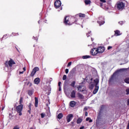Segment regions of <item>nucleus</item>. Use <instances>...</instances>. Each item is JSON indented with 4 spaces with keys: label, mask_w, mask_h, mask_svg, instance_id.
<instances>
[{
    "label": "nucleus",
    "mask_w": 129,
    "mask_h": 129,
    "mask_svg": "<svg viewBox=\"0 0 129 129\" xmlns=\"http://www.w3.org/2000/svg\"><path fill=\"white\" fill-rule=\"evenodd\" d=\"M15 64H16V62H15V61L11 59L9 61H6V62L5 63V65L6 67L5 68H8V70H9L8 69L11 67H13V66L15 65ZM8 70H7L6 71H8Z\"/></svg>",
    "instance_id": "f257e3e1"
},
{
    "label": "nucleus",
    "mask_w": 129,
    "mask_h": 129,
    "mask_svg": "<svg viewBox=\"0 0 129 129\" xmlns=\"http://www.w3.org/2000/svg\"><path fill=\"white\" fill-rule=\"evenodd\" d=\"M94 83L95 84V89L93 92V94H96L99 89V86H98V83H99V79H96L94 80Z\"/></svg>",
    "instance_id": "f03ea898"
},
{
    "label": "nucleus",
    "mask_w": 129,
    "mask_h": 129,
    "mask_svg": "<svg viewBox=\"0 0 129 129\" xmlns=\"http://www.w3.org/2000/svg\"><path fill=\"white\" fill-rule=\"evenodd\" d=\"M117 6L118 10H121V11H122V10L124 9V7H125V4L121 1H119L117 4Z\"/></svg>",
    "instance_id": "7ed1b4c3"
},
{
    "label": "nucleus",
    "mask_w": 129,
    "mask_h": 129,
    "mask_svg": "<svg viewBox=\"0 0 129 129\" xmlns=\"http://www.w3.org/2000/svg\"><path fill=\"white\" fill-rule=\"evenodd\" d=\"M23 108H24V106L23 104H20L16 107V111L19 113V115H22V111H23Z\"/></svg>",
    "instance_id": "20e7f679"
},
{
    "label": "nucleus",
    "mask_w": 129,
    "mask_h": 129,
    "mask_svg": "<svg viewBox=\"0 0 129 129\" xmlns=\"http://www.w3.org/2000/svg\"><path fill=\"white\" fill-rule=\"evenodd\" d=\"M90 53L92 55V56H96L97 54H99L98 50H97V48H94L91 49Z\"/></svg>",
    "instance_id": "39448f33"
},
{
    "label": "nucleus",
    "mask_w": 129,
    "mask_h": 129,
    "mask_svg": "<svg viewBox=\"0 0 129 129\" xmlns=\"http://www.w3.org/2000/svg\"><path fill=\"white\" fill-rule=\"evenodd\" d=\"M85 89H86V88L82 84H81L79 87H78V91L79 92H83V91H85Z\"/></svg>",
    "instance_id": "423d86ee"
},
{
    "label": "nucleus",
    "mask_w": 129,
    "mask_h": 129,
    "mask_svg": "<svg viewBox=\"0 0 129 129\" xmlns=\"http://www.w3.org/2000/svg\"><path fill=\"white\" fill-rule=\"evenodd\" d=\"M38 71H39V68H38V67L34 68L33 69V70H32V71L31 73V75H30L31 77H33V76H34L35 74H36V72H38Z\"/></svg>",
    "instance_id": "0eeeda50"
},
{
    "label": "nucleus",
    "mask_w": 129,
    "mask_h": 129,
    "mask_svg": "<svg viewBox=\"0 0 129 129\" xmlns=\"http://www.w3.org/2000/svg\"><path fill=\"white\" fill-rule=\"evenodd\" d=\"M61 5H62V4L61 3V1L60 0L56 1L54 3V7L56 8V9L60 8V7H61Z\"/></svg>",
    "instance_id": "6e6552de"
},
{
    "label": "nucleus",
    "mask_w": 129,
    "mask_h": 129,
    "mask_svg": "<svg viewBox=\"0 0 129 129\" xmlns=\"http://www.w3.org/2000/svg\"><path fill=\"white\" fill-rule=\"evenodd\" d=\"M97 50H98V53H99V54H101V53H103V52H104L105 49L104 48V47L99 46L97 48Z\"/></svg>",
    "instance_id": "1a4fd4ad"
},
{
    "label": "nucleus",
    "mask_w": 129,
    "mask_h": 129,
    "mask_svg": "<svg viewBox=\"0 0 129 129\" xmlns=\"http://www.w3.org/2000/svg\"><path fill=\"white\" fill-rule=\"evenodd\" d=\"M104 18L103 17H100L99 18V21H97L98 24H99V26H102V25H103L104 24Z\"/></svg>",
    "instance_id": "9d476101"
},
{
    "label": "nucleus",
    "mask_w": 129,
    "mask_h": 129,
    "mask_svg": "<svg viewBox=\"0 0 129 129\" xmlns=\"http://www.w3.org/2000/svg\"><path fill=\"white\" fill-rule=\"evenodd\" d=\"M64 23L66 25H72V23L69 21V17L67 16L64 19Z\"/></svg>",
    "instance_id": "9b49d317"
},
{
    "label": "nucleus",
    "mask_w": 129,
    "mask_h": 129,
    "mask_svg": "<svg viewBox=\"0 0 129 129\" xmlns=\"http://www.w3.org/2000/svg\"><path fill=\"white\" fill-rule=\"evenodd\" d=\"M73 118V114H70L67 116V122H70L71 121V119Z\"/></svg>",
    "instance_id": "f8f14e48"
},
{
    "label": "nucleus",
    "mask_w": 129,
    "mask_h": 129,
    "mask_svg": "<svg viewBox=\"0 0 129 129\" xmlns=\"http://www.w3.org/2000/svg\"><path fill=\"white\" fill-rule=\"evenodd\" d=\"M76 95V92L74 90H73L71 94V97L72 98H75Z\"/></svg>",
    "instance_id": "ddd939ff"
},
{
    "label": "nucleus",
    "mask_w": 129,
    "mask_h": 129,
    "mask_svg": "<svg viewBox=\"0 0 129 129\" xmlns=\"http://www.w3.org/2000/svg\"><path fill=\"white\" fill-rule=\"evenodd\" d=\"M70 105L71 107H74L76 105V102L74 101H72L70 103Z\"/></svg>",
    "instance_id": "4468645a"
},
{
    "label": "nucleus",
    "mask_w": 129,
    "mask_h": 129,
    "mask_svg": "<svg viewBox=\"0 0 129 129\" xmlns=\"http://www.w3.org/2000/svg\"><path fill=\"white\" fill-rule=\"evenodd\" d=\"M125 69H120L117 71H116L115 73H114V74L112 75V77H113L114 76H115V75H116V74H117V73H118V72H120V71H123V70H124Z\"/></svg>",
    "instance_id": "2eb2a0df"
},
{
    "label": "nucleus",
    "mask_w": 129,
    "mask_h": 129,
    "mask_svg": "<svg viewBox=\"0 0 129 129\" xmlns=\"http://www.w3.org/2000/svg\"><path fill=\"white\" fill-rule=\"evenodd\" d=\"M34 83L35 84H39L40 83V78H36L34 80Z\"/></svg>",
    "instance_id": "dca6fc26"
},
{
    "label": "nucleus",
    "mask_w": 129,
    "mask_h": 129,
    "mask_svg": "<svg viewBox=\"0 0 129 129\" xmlns=\"http://www.w3.org/2000/svg\"><path fill=\"white\" fill-rule=\"evenodd\" d=\"M39 103V101L38 100V98H35V107H38V103Z\"/></svg>",
    "instance_id": "f3484780"
},
{
    "label": "nucleus",
    "mask_w": 129,
    "mask_h": 129,
    "mask_svg": "<svg viewBox=\"0 0 129 129\" xmlns=\"http://www.w3.org/2000/svg\"><path fill=\"white\" fill-rule=\"evenodd\" d=\"M115 32V36H120L121 35V33H120V31L119 30H116L114 31Z\"/></svg>",
    "instance_id": "a211bd4d"
},
{
    "label": "nucleus",
    "mask_w": 129,
    "mask_h": 129,
    "mask_svg": "<svg viewBox=\"0 0 129 129\" xmlns=\"http://www.w3.org/2000/svg\"><path fill=\"white\" fill-rule=\"evenodd\" d=\"M77 94L78 95V97L81 99H83V98H84V96H83V95L80 94V93H78Z\"/></svg>",
    "instance_id": "6ab92c4d"
},
{
    "label": "nucleus",
    "mask_w": 129,
    "mask_h": 129,
    "mask_svg": "<svg viewBox=\"0 0 129 129\" xmlns=\"http://www.w3.org/2000/svg\"><path fill=\"white\" fill-rule=\"evenodd\" d=\"M89 87L90 89H93V87H94V84H92V83H91L89 84Z\"/></svg>",
    "instance_id": "aec40b11"
},
{
    "label": "nucleus",
    "mask_w": 129,
    "mask_h": 129,
    "mask_svg": "<svg viewBox=\"0 0 129 129\" xmlns=\"http://www.w3.org/2000/svg\"><path fill=\"white\" fill-rule=\"evenodd\" d=\"M83 59H88L89 58H91L90 55H84L82 56Z\"/></svg>",
    "instance_id": "412c9836"
},
{
    "label": "nucleus",
    "mask_w": 129,
    "mask_h": 129,
    "mask_svg": "<svg viewBox=\"0 0 129 129\" xmlns=\"http://www.w3.org/2000/svg\"><path fill=\"white\" fill-rule=\"evenodd\" d=\"M62 117H63V114H62V113H59L57 115V118H58V119H61V118H62Z\"/></svg>",
    "instance_id": "4be33fe9"
},
{
    "label": "nucleus",
    "mask_w": 129,
    "mask_h": 129,
    "mask_svg": "<svg viewBox=\"0 0 129 129\" xmlns=\"http://www.w3.org/2000/svg\"><path fill=\"white\" fill-rule=\"evenodd\" d=\"M85 3L86 5H90V4H91V1L90 0H85Z\"/></svg>",
    "instance_id": "5701e85b"
},
{
    "label": "nucleus",
    "mask_w": 129,
    "mask_h": 129,
    "mask_svg": "<svg viewBox=\"0 0 129 129\" xmlns=\"http://www.w3.org/2000/svg\"><path fill=\"white\" fill-rule=\"evenodd\" d=\"M82 122V119L79 118L77 120V123H81V122Z\"/></svg>",
    "instance_id": "b1692460"
},
{
    "label": "nucleus",
    "mask_w": 129,
    "mask_h": 129,
    "mask_svg": "<svg viewBox=\"0 0 129 129\" xmlns=\"http://www.w3.org/2000/svg\"><path fill=\"white\" fill-rule=\"evenodd\" d=\"M28 95L31 96H32V95L33 94V93H34V92L32 90H29L28 91Z\"/></svg>",
    "instance_id": "393cba45"
},
{
    "label": "nucleus",
    "mask_w": 129,
    "mask_h": 129,
    "mask_svg": "<svg viewBox=\"0 0 129 129\" xmlns=\"http://www.w3.org/2000/svg\"><path fill=\"white\" fill-rule=\"evenodd\" d=\"M86 120L87 121H88L89 120V122H92V119H91L90 117H87L86 119Z\"/></svg>",
    "instance_id": "a878e982"
},
{
    "label": "nucleus",
    "mask_w": 129,
    "mask_h": 129,
    "mask_svg": "<svg viewBox=\"0 0 129 129\" xmlns=\"http://www.w3.org/2000/svg\"><path fill=\"white\" fill-rule=\"evenodd\" d=\"M71 86H72V87H75V81H73L72 82Z\"/></svg>",
    "instance_id": "bb28decb"
},
{
    "label": "nucleus",
    "mask_w": 129,
    "mask_h": 129,
    "mask_svg": "<svg viewBox=\"0 0 129 129\" xmlns=\"http://www.w3.org/2000/svg\"><path fill=\"white\" fill-rule=\"evenodd\" d=\"M24 98H23V97H21L20 98V101H19V103L21 104H22L23 103V100Z\"/></svg>",
    "instance_id": "cd10ccee"
},
{
    "label": "nucleus",
    "mask_w": 129,
    "mask_h": 129,
    "mask_svg": "<svg viewBox=\"0 0 129 129\" xmlns=\"http://www.w3.org/2000/svg\"><path fill=\"white\" fill-rule=\"evenodd\" d=\"M124 82L125 83H128L129 84V78H127L124 80Z\"/></svg>",
    "instance_id": "c85d7f7f"
},
{
    "label": "nucleus",
    "mask_w": 129,
    "mask_h": 129,
    "mask_svg": "<svg viewBox=\"0 0 129 129\" xmlns=\"http://www.w3.org/2000/svg\"><path fill=\"white\" fill-rule=\"evenodd\" d=\"M79 17H80L81 18H85V15L84 14H80L79 15Z\"/></svg>",
    "instance_id": "c756f323"
},
{
    "label": "nucleus",
    "mask_w": 129,
    "mask_h": 129,
    "mask_svg": "<svg viewBox=\"0 0 129 129\" xmlns=\"http://www.w3.org/2000/svg\"><path fill=\"white\" fill-rule=\"evenodd\" d=\"M67 78V76L64 75L62 77V80H66Z\"/></svg>",
    "instance_id": "7c9ffc66"
},
{
    "label": "nucleus",
    "mask_w": 129,
    "mask_h": 129,
    "mask_svg": "<svg viewBox=\"0 0 129 129\" xmlns=\"http://www.w3.org/2000/svg\"><path fill=\"white\" fill-rule=\"evenodd\" d=\"M72 64V62H69L67 65V67H70V66H71Z\"/></svg>",
    "instance_id": "2f4dec72"
},
{
    "label": "nucleus",
    "mask_w": 129,
    "mask_h": 129,
    "mask_svg": "<svg viewBox=\"0 0 129 129\" xmlns=\"http://www.w3.org/2000/svg\"><path fill=\"white\" fill-rule=\"evenodd\" d=\"M27 85H28L29 87H31V86H32V84L31 83V82H29L27 84Z\"/></svg>",
    "instance_id": "473e14b6"
},
{
    "label": "nucleus",
    "mask_w": 129,
    "mask_h": 129,
    "mask_svg": "<svg viewBox=\"0 0 129 129\" xmlns=\"http://www.w3.org/2000/svg\"><path fill=\"white\" fill-rule=\"evenodd\" d=\"M90 33H91V31L89 32L88 33L86 34L87 37H89L90 36Z\"/></svg>",
    "instance_id": "72a5a7b5"
},
{
    "label": "nucleus",
    "mask_w": 129,
    "mask_h": 129,
    "mask_svg": "<svg viewBox=\"0 0 129 129\" xmlns=\"http://www.w3.org/2000/svg\"><path fill=\"white\" fill-rule=\"evenodd\" d=\"M41 116L42 118H44V117H45V114L41 113Z\"/></svg>",
    "instance_id": "f704fd0d"
},
{
    "label": "nucleus",
    "mask_w": 129,
    "mask_h": 129,
    "mask_svg": "<svg viewBox=\"0 0 129 129\" xmlns=\"http://www.w3.org/2000/svg\"><path fill=\"white\" fill-rule=\"evenodd\" d=\"M69 72V70L68 69H66V74H68Z\"/></svg>",
    "instance_id": "c9c22d12"
},
{
    "label": "nucleus",
    "mask_w": 129,
    "mask_h": 129,
    "mask_svg": "<svg viewBox=\"0 0 129 129\" xmlns=\"http://www.w3.org/2000/svg\"><path fill=\"white\" fill-rule=\"evenodd\" d=\"M126 94H127V95H128V94H129V89H127L126 90Z\"/></svg>",
    "instance_id": "e433bc0d"
},
{
    "label": "nucleus",
    "mask_w": 129,
    "mask_h": 129,
    "mask_svg": "<svg viewBox=\"0 0 129 129\" xmlns=\"http://www.w3.org/2000/svg\"><path fill=\"white\" fill-rule=\"evenodd\" d=\"M13 129H20V127L18 126H16L13 128Z\"/></svg>",
    "instance_id": "4c0bfd02"
},
{
    "label": "nucleus",
    "mask_w": 129,
    "mask_h": 129,
    "mask_svg": "<svg viewBox=\"0 0 129 129\" xmlns=\"http://www.w3.org/2000/svg\"><path fill=\"white\" fill-rule=\"evenodd\" d=\"M101 3H106L105 0H100Z\"/></svg>",
    "instance_id": "58836bf2"
},
{
    "label": "nucleus",
    "mask_w": 129,
    "mask_h": 129,
    "mask_svg": "<svg viewBox=\"0 0 129 129\" xmlns=\"http://www.w3.org/2000/svg\"><path fill=\"white\" fill-rule=\"evenodd\" d=\"M88 108H87V107H85L84 108V111H86V110H87Z\"/></svg>",
    "instance_id": "ea45409f"
},
{
    "label": "nucleus",
    "mask_w": 129,
    "mask_h": 129,
    "mask_svg": "<svg viewBox=\"0 0 129 129\" xmlns=\"http://www.w3.org/2000/svg\"><path fill=\"white\" fill-rule=\"evenodd\" d=\"M119 24H120V25H123V22H122V21L119 22Z\"/></svg>",
    "instance_id": "a19ab883"
},
{
    "label": "nucleus",
    "mask_w": 129,
    "mask_h": 129,
    "mask_svg": "<svg viewBox=\"0 0 129 129\" xmlns=\"http://www.w3.org/2000/svg\"><path fill=\"white\" fill-rule=\"evenodd\" d=\"M112 48V46H108V50H110Z\"/></svg>",
    "instance_id": "79ce46f5"
},
{
    "label": "nucleus",
    "mask_w": 129,
    "mask_h": 129,
    "mask_svg": "<svg viewBox=\"0 0 129 129\" xmlns=\"http://www.w3.org/2000/svg\"><path fill=\"white\" fill-rule=\"evenodd\" d=\"M32 105V104L30 103L29 105V109H31V106Z\"/></svg>",
    "instance_id": "37998d69"
},
{
    "label": "nucleus",
    "mask_w": 129,
    "mask_h": 129,
    "mask_svg": "<svg viewBox=\"0 0 129 129\" xmlns=\"http://www.w3.org/2000/svg\"><path fill=\"white\" fill-rule=\"evenodd\" d=\"M88 114V113L87 112V111H86L85 113V115H86V116H87Z\"/></svg>",
    "instance_id": "c03bdc74"
},
{
    "label": "nucleus",
    "mask_w": 129,
    "mask_h": 129,
    "mask_svg": "<svg viewBox=\"0 0 129 129\" xmlns=\"http://www.w3.org/2000/svg\"><path fill=\"white\" fill-rule=\"evenodd\" d=\"M58 86L59 87H61V82H58Z\"/></svg>",
    "instance_id": "a18cd8bd"
},
{
    "label": "nucleus",
    "mask_w": 129,
    "mask_h": 129,
    "mask_svg": "<svg viewBox=\"0 0 129 129\" xmlns=\"http://www.w3.org/2000/svg\"><path fill=\"white\" fill-rule=\"evenodd\" d=\"M19 73H20V74H24V71L20 72Z\"/></svg>",
    "instance_id": "49530a36"
},
{
    "label": "nucleus",
    "mask_w": 129,
    "mask_h": 129,
    "mask_svg": "<svg viewBox=\"0 0 129 129\" xmlns=\"http://www.w3.org/2000/svg\"><path fill=\"white\" fill-rule=\"evenodd\" d=\"M31 109H29V110L28 111L29 113L31 114Z\"/></svg>",
    "instance_id": "de8ad7c7"
},
{
    "label": "nucleus",
    "mask_w": 129,
    "mask_h": 129,
    "mask_svg": "<svg viewBox=\"0 0 129 129\" xmlns=\"http://www.w3.org/2000/svg\"><path fill=\"white\" fill-rule=\"evenodd\" d=\"M23 70L24 72H25V71H26V68H23Z\"/></svg>",
    "instance_id": "09e8293b"
},
{
    "label": "nucleus",
    "mask_w": 129,
    "mask_h": 129,
    "mask_svg": "<svg viewBox=\"0 0 129 129\" xmlns=\"http://www.w3.org/2000/svg\"><path fill=\"white\" fill-rule=\"evenodd\" d=\"M84 126L80 127V129H84Z\"/></svg>",
    "instance_id": "8fccbe9b"
},
{
    "label": "nucleus",
    "mask_w": 129,
    "mask_h": 129,
    "mask_svg": "<svg viewBox=\"0 0 129 129\" xmlns=\"http://www.w3.org/2000/svg\"><path fill=\"white\" fill-rule=\"evenodd\" d=\"M58 90H59V91H61V87H59Z\"/></svg>",
    "instance_id": "3c124183"
},
{
    "label": "nucleus",
    "mask_w": 129,
    "mask_h": 129,
    "mask_svg": "<svg viewBox=\"0 0 129 129\" xmlns=\"http://www.w3.org/2000/svg\"><path fill=\"white\" fill-rule=\"evenodd\" d=\"M127 129H129V125H127Z\"/></svg>",
    "instance_id": "603ef678"
},
{
    "label": "nucleus",
    "mask_w": 129,
    "mask_h": 129,
    "mask_svg": "<svg viewBox=\"0 0 129 129\" xmlns=\"http://www.w3.org/2000/svg\"><path fill=\"white\" fill-rule=\"evenodd\" d=\"M35 40L37 41L38 40V38L37 37H35Z\"/></svg>",
    "instance_id": "864d4df0"
},
{
    "label": "nucleus",
    "mask_w": 129,
    "mask_h": 129,
    "mask_svg": "<svg viewBox=\"0 0 129 129\" xmlns=\"http://www.w3.org/2000/svg\"><path fill=\"white\" fill-rule=\"evenodd\" d=\"M5 109V107H3V108H2V110H3V109Z\"/></svg>",
    "instance_id": "5fc2aeb1"
},
{
    "label": "nucleus",
    "mask_w": 129,
    "mask_h": 129,
    "mask_svg": "<svg viewBox=\"0 0 129 129\" xmlns=\"http://www.w3.org/2000/svg\"><path fill=\"white\" fill-rule=\"evenodd\" d=\"M52 79H50V81H52Z\"/></svg>",
    "instance_id": "6e6d98bb"
},
{
    "label": "nucleus",
    "mask_w": 129,
    "mask_h": 129,
    "mask_svg": "<svg viewBox=\"0 0 129 129\" xmlns=\"http://www.w3.org/2000/svg\"><path fill=\"white\" fill-rule=\"evenodd\" d=\"M123 63H120V65H122Z\"/></svg>",
    "instance_id": "4d7b16f0"
},
{
    "label": "nucleus",
    "mask_w": 129,
    "mask_h": 129,
    "mask_svg": "<svg viewBox=\"0 0 129 129\" xmlns=\"http://www.w3.org/2000/svg\"><path fill=\"white\" fill-rule=\"evenodd\" d=\"M91 40H92V41H93V39L92 38H91Z\"/></svg>",
    "instance_id": "13d9d810"
},
{
    "label": "nucleus",
    "mask_w": 129,
    "mask_h": 129,
    "mask_svg": "<svg viewBox=\"0 0 129 129\" xmlns=\"http://www.w3.org/2000/svg\"><path fill=\"white\" fill-rule=\"evenodd\" d=\"M40 23V21H38V23Z\"/></svg>",
    "instance_id": "bf43d9fd"
},
{
    "label": "nucleus",
    "mask_w": 129,
    "mask_h": 129,
    "mask_svg": "<svg viewBox=\"0 0 129 129\" xmlns=\"http://www.w3.org/2000/svg\"><path fill=\"white\" fill-rule=\"evenodd\" d=\"M92 79H91V80H92Z\"/></svg>",
    "instance_id": "052dcab7"
},
{
    "label": "nucleus",
    "mask_w": 129,
    "mask_h": 129,
    "mask_svg": "<svg viewBox=\"0 0 129 129\" xmlns=\"http://www.w3.org/2000/svg\"><path fill=\"white\" fill-rule=\"evenodd\" d=\"M6 35H4V37H5Z\"/></svg>",
    "instance_id": "680f3d73"
}]
</instances>
